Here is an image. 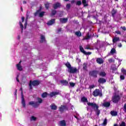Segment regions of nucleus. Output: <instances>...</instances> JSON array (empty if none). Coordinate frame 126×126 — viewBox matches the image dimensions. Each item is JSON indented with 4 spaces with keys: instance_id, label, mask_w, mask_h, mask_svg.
<instances>
[{
    "instance_id": "obj_1",
    "label": "nucleus",
    "mask_w": 126,
    "mask_h": 126,
    "mask_svg": "<svg viewBox=\"0 0 126 126\" xmlns=\"http://www.w3.org/2000/svg\"><path fill=\"white\" fill-rule=\"evenodd\" d=\"M88 106L89 107H91L94 110V112L96 116H98L100 115V113L101 111L99 109V105L96 104V103H93V102H88L87 103Z\"/></svg>"
},
{
    "instance_id": "obj_2",
    "label": "nucleus",
    "mask_w": 126,
    "mask_h": 126,
    "mask_svg": "<svg viewBox=\"0 0 126 126\" xmlns=\"http://www.w3.org/2000/svg\"><path fill=\"white\" fill-rule=\"evenodd\" d=\"M41 82L38 80H35L33 81H30L29 86L30 87V90H32L33 87L32 86H38L40 85Z\"/></svg>"
},
{
    "instance_id": "obj_3",
    "label": "nucleus",
    "mask_w": 126,
    "mask_h": 126,
    "mask_svg": "<svg viewBox=\"0 0 126 126\" xmlns=\"http://www.w3.org/2000/svg\"><path fill=\"white\" fill-rule=\"evenodd\" d=\"M42 6H40L39 7V8L38 10H36V12H35L34 13V16H37V15H38V14H39V17H43V16H44V15H45V12L44 11H42Z\"/></svg>"
},
{
    "instance_id": "obj_4",
    "label": "nucleus",
    "mask_w": 126,
    "mask_h": 126,
    "mask_svg": "<svg viewBox=\"0 0 126 126\" xmlns=\"http://www.w3.org/2000/svg\"><path fill=\"white\" fill-rule=\"evenodd\" d=\"M99 73V71L94 70L92 71H90L89 72V74L90 76H92V77H94V78H97L98 77V74Z\"/></svg>"
},
{
    "instance_id": "obj_5",
    "label": "nucleus",
    "mask_w": 126,
    "mask_h": 126,
    "mask_svg": "<svg viewBox=\"0 0 126 126\" xmlns=\"http://www.w3.org/2000/svg\"><path fill=\"white\" fill-rule=\"evenodd\" d=\"M93 95L94 97H97V96H99V97H102V96H103V94H102V92H100V90L96 89L93 92Z\"/></svg>"
},
{
    "instance_id": "obj_6",
    "label": "nucleus",
    "mask_w": 126,
    "mask_h": 126,
    "mask_svg": "<svg viewBox=\"0 0 126 126\" xmlns=\"http://www.w3.org/2000/svg\"><path fill=\"white\" fill-rule=\"evenodd\" d=\"M120 99H121V97H120V95H115L112 98L113 103H118V102H119Z\"/></svg>"
},
{
    "instance_id": "obj_7",
    "label": "nucleus",
    "mask_w": 126,
    "mask_h": 126,
    "mask_svg": "<svg viewBox=\"0 0 126 126\" xmlns=\"http://www.w3.org/2000/svg\"><path fill=\"white\" fill-rule=\"evenodd\" d=\"M107 80L103 77L99 78L98 80V83L99 85H101V84H105Z\"/></svg>"
},
{
    "instance_id": "obj_8",
    "label": "nucleus",
    "mask_w": 126,
    "mask_h": 126,
    "mask_svg": "<svg viewBox=\"0 0 126 126\" xmlns=\"http://www.w3.org/2000/svg\"><path fill=\"white\" fill-rule=\"evenodd\" d=\"M68 71L69 73H76L77 72V68L76 67L74 68L73 67H71L68 69Z\"/></svg>"
},
{
    "instance_id": "obj_9",
    "label": "nucleus",
    "mask_w": 126,
    "mask_h": 126,
    "mask_svg": "<svg viewBox=\"0 0 126 126\" xmlns=\"http://www.w3.org/2000/svg\"><path fill=\"white\" fill-rule=\"evenodd\" d=\"M61 7H62V4L59 2L53 4V8L54 9H58V8H61Z\"/></svg>"
},
{
    "instance_id": "obj_10",
    "label": "nucleus",
    "mask_w": 126,
    "mask_h": 126,
    "mask_svg": "<svg viewBox=\"0 0 126 126\" xmlns=\"http://www.w3.org/2000/svg\"><path fill=\"white\" fill-rule=\"evenodd\" d=\"M64 110H68V108L65 105H61V106L59 107V111L61 113H63Z\"/></svg>"
},
{
    "instance_id": "obj_11",
    "label": "nucleus",
    "mask_w": 126,
    "mask_h": 126,
    "mask_svg": "<svg viewBox=\"0 0 126 126\" xmlns=\"http://www.w3.org/2000/svg\"><path fill=\"white\" fill-rule=\"evenodd\" d=\"M29 105H30L31 106H32L34 108H37L38 107V106H39V104H38V102H34V101H30L29 103Z\"/></svg>"
},
{
    "instance_id": "obj_12",
    "label": "nucleus",
    "mask_w": 126,
    "mask_h": 126,
    "mask_svg": "<svg viewBox=\"0 0 126 126\" xmlns=\"http://www.w3.org/2000/svg\"><path fill=\"white\" fill-rule=\"evenodd\" d=\"M21 98H22V104L23 105V107H24V108H25V107H26V103H25V99L24 98V96L23 95H22Z\"/></svg>"
},
{
    "instance_id": "obj_13",
    "label": "nucleus",
    "mask_w": 126,
    "mask_h": 126,
    "mask_svg": "<svg viewBox=\"0 0 126 126\" xmlns=\"http://www.w3.org/2000/svg\"><path fill=\"white\" fill-rule=\"evenodd\" d=\"M96 63H99V64H102V63H104V61L102 58H97L96 59Z\"/></svg>"
},
{
    "instance_id": "obj_14",
    "label": "nucleus",
    "mask_w": 126,
    "mask_h": 126,
    "mask_svg": "<svg viewBox=\"0 0 126 126\" xmlns=\"http://www.w3.org/2000/svg\"><path fill=\"white\" fill-rule=\"evenodd\" d=\"M55 21H56V19H52L51 20L47 22V25H49V26L53 25V24H55Z\"/></svg>"
},
{
    "instance_id": "obj_15",
    "label": "nucleus",
    "mask_w": 126,
    "mask_h": 126,
    "mask_svg": "<svg viewBox=\"0 0 126 126\" xmlns=\"http://www.w3.org/2000/svg\"><path fill=\"white\" fill-rule=\"evenodd\" d=\"M59 94H60V93L59 92H51L48 95L50 96V97L52 98V97H54V96H56V95H59Z\"/></svg>"
},
{
    "instance_id": "obj_16",
    "label": "nucleus",
    "mask_w": 126,
    "mask_h": 126,
    "mask_svg": "<svg viewBox=\"0 0 126 126\" xmlns=\"http://www.w3.org/2000/svg\"><path fill=\"white\" fill-rule=\"evenodd\" d=\"M67 18H61L60 19V21L61 22V23H66L67 22Z\"/></svg>"
},
{
    "instance_id": "obj_17",
    "label": "nucleus",
    "mask_w": 126,
    "mask_h": 126,
    "mask_svg": "<svg viewBox=\"0 0 126 126\" xmlns=\"http://www.w3.org/2000/svg\"><path fill=\"white\" fill-rule=\"evenodd\" d=\"M103 106L105 107V108H109L111 106V102H103Z\"/></svg>"
},
{
    "instance_id": "obj_18",
    "label": "nucleus",
    "mask_w": 126,
    "mask_h": 126,
    "mask_svg": "<svg viewBox=\"0 0 126 126\" xmlns=\"http://www.w3.org/2000/svg\"><path fill=\"white\" fill-rule=\"evenodd\" d=\"M46 41V38H45V36L43 34H41L40 35V43H44Z\"/></svg>"
},
{
    "instance_id": "obj_19",
    "label": "nucleus",
    "mask_w": 126,
    "mask_h": 126,
    "mask_svg": "<svg viewBox=\"0 0 126 126\" xmlns=\"http://www.w3.org/2000/svg\"><path fill=\"white\" fill-rule=\"evenodd\" d=\"M50 108L51 110H53L54 111H55L57 110V109H58V106H57V105H56L55 104H52L50 105Z\"/></svg>"
},
{
    "instance_id": "obj_20",
    "label": "nucleus",
    "mask_w": 126,
    "mask_h": 126,
    "mask_svg": "<svg viewBox=\"0 0 126 126\" xmlns=\"http://www.w3.org/2000/svg\"><path fill=\"white\" fill-rule=\"evenodd\" d=\"M61 83L63 84L65 86H67V85H68V82L66 80H61Z\"/></svg>"
},
{
    "instance_id": "obj_21",
    "label": "nucleus",
    "mask_w": 126,
    "mask_h": 126,
    "mask_svg": "<svg viewBox=\"0 0 126 126\" xmlns=\"http://www.w3.org/2000/svg\"><path fill=\"white\" fill-rule=\"evenodd\" d=\"M99 76H101L102 77H105V76L107 75V74L105 71H101L100 73H99Z\"/></svg>"
},
{
    "instance_id": "obj_22",
    "label": "nucleus",
    "mask_w": 126,
    "mask_h": 126,
    "mask_svg": "<svg viewBox=\"0 0 126 126\" xmlns=\"http://www.w3.org/2000/svg\"><path fill=\"white\" fill-rule=\"evenodd\" d=\"M110 114L113 117L118 116V112L117 111H111Z\"/></svg>"
},
{
    "instance_id": "obj_23",
    "label": "nucleus",
    "mask_w": 126,
    "mask_h": 126,
    "mask_svg": "<svg viewBox=\"0 0 126 126\" xmlns=\"http://www.w3.org/2000/svg\"><path fill=\"white\" fill-rule=\"evenodd\" d=\"M66 126V123H65V120H62L60 121V126Z\"/></svg>"
},
{
    "instance_id": "obj_24",
    "label": "nucleus",
    "mask_w": 126,
    "mask_h": 126,
    "mask_svg": "<svg viewBox=\"0 0 126 126\" xmlns=\"http://www.w3.org/2000/svg\"><path fill=\"white\" fill-rule=\"evenodd\" d=\"M17 68L18 70H19L20 71H22L23 70V68H22V66H21V65L17 64L16 65Z\"/></svg>"
},
{
    "instance_id": "obj_25",
    "label": "nucleus",
    "mask_w": 126,
    "mask_h": 126,
    "mask_svg": "<svg viewBox=\"0 0 126 126\" xmlns=\"http://www.w3.org/2000/svg\"><path fill=\"white\" fill-rule=\"evenodd\" d=\"M118 41H120V37H115L112 39V42L114 43H116Z\"/></svg>"
},
{
    "instance_id": "obj_26",
    "label": "nucleus",
    "mask_w": 126,
    "mask_h": 126,
    "mask_svg": "<svg viewBox=\"0 0 126 126\" xmlns=\"http://www.w3.org/2000/svg\"><path fill=\"white\" fill-rule=\"evenodd\" d=\"M81 101L83 102L84 103H87L88 102V100L87 99V98L85 97V96H83L81 98Z\"/></svg>"
},
{
    "instance_id": "obj_27",
    "label": "nucleus",
    "mask_w": 126,
    "mask_h": 126,
    "mask_svg": "<svg viewBox=\"0 0 126 126\" xmlns=\"http://www.w3.org/2000/svg\"><path fill=\"white\" fill-rule=\"evenodd\" d=\"M75 35L77 37H81V32L80 31L76 32L75 33Z\"/></svg>"
},
{
    "instance_id": "obj_28",
    "label": "nucleus",
    "mask_w": 126,
    "mask_h": 126,
    "mask_svg": "<svg viewBox=\"0 0 126 126\" xmlns=\"http://www.w3.org/2000/svg\"><path fill=\"white\" fill-rule=\"evenodd\" d=\"M82 2L84 5V6H88V3H87V2L86 1V0H83L82 1Z\"/></svg>"
},
{
    "instance_id": "obj_29",
    "label": "nucleus",
    "mask_w": 126,
    "mask_h": 126,
    "mask_svg": "<svg viewBox=\"0 0 126 126\" xmlns=\"http://www.w3.org/2000/svg\"><path fill=\"white\" fill-rule=\"evenodd\" d=\"M80 51L81 53H83V54H85V52L86 51H84V48L81 46H80Z\"/></svg>"
},
{
    "instance_id": "obj_30",
    "label": "nucleus",
    "mask_w": 126,
    "mask_h": 126,
    "mask_svg": "<svg viewBox=\"0 0 126 126\" xmlns=\"http://www.w3.org/2000/svg\"><path fill=\"white\" fill-rule=\"evenodd\" d=\"M19 24H20V27L21 29V32L22 33V32H23V28H24V27H23V24H22V23H21V21L19 22Z\"/></svg>"
},
{
    "instance_id": "obj_31",
    "label": "nucleus",
    "mask_w": 126,
    "mask_h": 126,
    "mask_svg": "<svg viewBox=\"0 0 126 126\" xmlns=\"http://www.w3.org/2000/svg\"><path fill=\"white\" fill-rule=\"evenodd\" d=\"M91 38V35H89V32H88L86 35L85 39L86 40H89Z\"/></svg>"
},
{
    "instance_id": "obj_32",
    "label": "nucleus",
    "mask_w": 126,
    "mask_h": 126,
    "mask_svg": "<svg viewBox=\"0 0 126 126\" xmlns=\"http://www.w3.org/2000/svg\"><path fill=\"white\" fill-rule=\"evenodd\" d=\"M107 118H105L103 121V123H102V124H101V126H107Z\"/></svg>"
},
{
    "instance_id": "obj_33",
    "label": "nucleus",
    "mask_w": 126,
    "mask_h": 126,
    "mask_svg": "<svg viewBox=\"0 0 126 126\" xmlns=\"http://www.w3.org/2000/svg\"><path fill=\"white\" fill-rule=\"evenodd\" d=\"M65 65L68 68V69H69L71 67V65L68 62H67V63H66L65 64Z\"/></svg>"
},
{
    "instance_id": "obj_34",
    "label": "nucleus",
    "mask_w": 126,
    "mask_h": 126,
    "mask_svg": "<svg viewBox=\"0 0 126 126\" xmlns=\"http://www.w3.org/2000/svg\"><path fill=\"white\" fill-rule=\"evenodd\" d=\"M42 98H46L48 96V93L47 92L43 93L41 95Z\"/></svg>"
},
{
    "instance_id": "obj_35",
    "label": "nucleus",
    "mask_w": 126,
    "mask_h": 126,
    "mask_svg": "<svg viewBox=\"0 0 126 126\" xmlns=\"http://www.w3.org/2000/svg\"><path fill=\"white\" fill-rule=\"evenodd\" d=\"M121 72H122L123 75H126V70L125 68H122L121 69Z\"/></svg>"
},
{
    "instance_id": "obj_36",
    "label": "nucleus",
    "mask_w": 126,
    "mask_h": 126,
    "mask_svg": "<svg viewBox=\"0 0 126 126\" xmlns=\"http://www.w3.org/2000/svg\"><path fill=\"white\" fill-rule=\"evenodd\" d=\"M116 13H117V10L115 9H113L112 10V16H114V15H115V14H116Z\"/></svg>"
},
{
    "instance_id": "obj_37",
    "label": "nucleus",
    "mask_w": 126,
    "mask_h": 126,
    "mask_svg": "<svg viewBox=\"0 0 126 126\" xmlns=\"http://www.w3.org/2000/svg\"><path fill=\"white\" fill-rule=\"evenodd\" d=\"M116 53V49L115 48H112L111 51H110V53L112 54V55H114Z\"/></svg>"
},
{
    "instance_id": "obj_38",
    "label": "nucleus",
    "mask_w": 126,
    "mask_h": 126,
    "mask_svg": "<svg viewBox=\"0 0 126 126\" xmlns=\"http://www.w3.org/2000/svg\"><path fill=\"white\" fill-rule=\"evenodd\" d=\"M82 4V2H81V0H78L76 2V5H81Z\"/></svg>"
},
{
    "instance_id": "obj_39",
    "label": "nucleus",
    "mask_w": 126,
    "mask_h": 126,
    "mask_svg": "<svg viewBox=\"0 0 126 126\" xmlns=\"http://www.w3.org/2000/svg\"><path fill=\"white\" fill-rule=\"evenodd\" d=\"M83 69L84 70H87V64L86 63L83 64Z\"/></svg>"
},
{
    "instance_id": "obj_40",
    "label": "nucleus",
    "mask_w": 126,
    "mask_h": 126,
    "mask_svg": "<svg viewBox=\"0 0 126 126\" xmlns=\"http://www.w3.org/2000/svg\"><path fill=\"white\" fill-rule=\"evenodd\" d=\"M56 13H57V10H53L52 11L51 14L52 16H54V15H56Z\"/></svg>"
},
{
    "instance_id": "obj_41",
    "label": "nucleus",
    "mask_w": 126,
    "mask_h": 126,
    "mask_svg": "<svg viewBox=\"0 0 126 126\" xmlns=\"http://www.w3.org/2000/svg\"><path fill=\"white\" fill-rule=\"evenodd\" d=\"M30 13V12H27L26 17V20L27 21H28V18H29Z\"/></svg>"
},
{
    "instance_id": "obj_42",
    "label": "nucleus",
    "mask_w": 126,
    "mask_h": 126,
    "mask_svg": "<svg viewBox=\"0 0 126 126\" xmlns=\"http://www.w3.org/2000/svg\"><path fill=\"white\" fill-rule=\"evenodd\" d=\"M45 6L46 9H49V7H50V3H49L48 2L46 3V4H45Z\"/></svg>"
},
{
    "instance_id": "obj_43",
    "label": "nucleus",
    "mask_w": 126,
    "mask_h": 126,
    "mask_svg": "<svg viewBox=\"0 0 126 126\" xmlns=\"http://www.w3.org/2000/svg\"><path fill=\"white\" fill-rule=\"evenodd\" d=\"M126 77H125V75H120V80H125Z\"/></svg>"
},
{
    "instance_id": "obj_44",
    "label": "nucleus",
    "mask_w": 126,
    "mask_h": 126,
    "mask_svg": "<svg viewBox=\"0 0 126 126\" xmlns=\"http://www.w3.org/2000/svg\"><path fill=\"white\" fill-rule=\"evenodd\" d=\"M37 100H38V103H39V104H41V103H42V102H43V99H42V98H38Z\"/></svg>"
},
{
    "instance_id": "obj_45",
    "label": "nucleus",
    "mask_w": 126,
    "mask_h": 126,
    "mask_svg": "<svg viewBox=\"0 0 126 126\" xmlns=\"http://www.w3.org/2000/svg\"><path fill=\"white\" fill-rule=\"evenodd\" d=\"M66 7L68 10L70 9V4H67L66 5Z\"/></svg>"
},
{
    "instance_id": "obj_46",
    "label": "nucleus",
    "mask_w": 126,
    "mask_h": 126,
    "mask_svg": "<svg viewBox=\"0 0 126 126\" xmlns=\"http://www.w3.org/2000/svg\"><path fill=\"white\" fill-rule=\"evenodd\" d=\"M69 84H70V86H71V87H74V86H75V83H74L70 82Z\"/></svg>"
},
{
    "instance_id": "obj_47",
    "label": "nucleus",
    "mask_w": 126,
    "mask_h": 126,
    "mask_svg": "<svg viewBox=\"0 0 126 126\" xmlns=\"http://www.w3.org/2000/svg\"><path fill=\"white\" fill-rule=\"evenodd\" d=\"M37 118H36V117H35L34 116H32L31 118V121H36Z\"/></svg>"
},
{
    "instance_id": "obj_48",
    "label": "nucleus",
    "mask_w": 126,
    "mask_h": 126,
    "mask_svg": "<svg viewBox=\"0 0 126 126\" xmlns=\"http://www.w3.org/2000/svg\"><path fill=\"white\" fill-rule=\"evenodd\" d=\"M120 126H126V122H122L120 124Z\"/></svg>"
},
{
    "instance_id": "obj_49",
    "label": "nucleus",
    "mask_w": 126,
    "mask_h": 126,
    "mask_svg": "<svg viewBox=\"0 0 126 126\" xmlns=\"http://www.w3.org/2000/svg\"><path fill=\"white\" fill-rule=\"evenodd\" d=\"M115 33L116 34H118V35H122V32H120V31H117L115 32Z\"/></svg>"
},
{
    "instance_id": "obj_50",
    "label": "nucleus",
    "mask_w": 126,
    "mask_h": 126,
    "mask_svg": "<svg viewBox=\"0 0 126 126\" xmlns=\"http://www.w3.org/2000/svg\"><path fill=\"white\" fill-rule=\"evenodd\" d=\"M95 85H92L89 86L90 89H93V88H94Z\"/></svg>"
},
{
    "instance_id": "obj_51",
    "label": "nucleus",
    "mask_w": 126,
    "mask_h": 126,
    "mask_svg": "<svg viewBox=\"0 0 126 126\" xmlns=\"http://www.w3.org/2000/svg\"><path fill=\"white\" fill-rule=\"evenodd\" d=\"M121 29L123 30V31H126V28L125 26L124 27H121Z\"/></svg>"
},
{
    "instance_id": "obj_52",
    "label": "nucleus",
    "mask_w": 126,
    "mask_h": 126,
    "mask_svg": "<svg viewBox=\"0 0 126 126\" xmlns=\"http://www.w3.org/2000/svg\"><path fill=\"white\" fill-rule=\"evenodd\" d=\"M27 21L26 20V22L24 24V26H25V29H26V28H27Z\"/></svg>"
},
{
    "instance_id": "obj_53",
    "label": "nucleus",
    "mask_w": 126,
    "mask_h": 126,
    "mask_svg": "<svg viewBox=\"0 0 126 126\" xmlns=\"http://www.w3.org/2000/svg\"><path fill=\"white\" fill-rule=\"evenodd\" d=\"M91 54H92V52H86V51L84 55H91Z\"/></svg>"
},
{
    "instance_id": "obj_54",
    "label": "nucleus",
    "mask_w": 126,
    "mask_h": 126,
    "mask_svg": "<svg viewBox=\"0 0 126 126\" xmlns=\"http://www.w3.org/2000/svg\"><path fill=\"white\" fill-rule=\"evenodd\" d=\"M118 47H119V48H122V47H123V44H122V43H119L118 45Z\"/></svg>"
},
{
    "instance_id": "obj_55",
    "label": "nucleus",
    "mask_w": 126,
    "mask_h": 126,
    "mask_svg": "<svg viewBox=\"0 0 126 126\" xmlns=\"http://www.w3.org/2000/svg\"><path fill=\"white\" fill-rule=\"evenodd\" d=\"M20 91H21V96H22V95H23V90L22 89V88L20 89Z\"/></svg>"
},
{
    "instance_id": "obj_56",
    "label": "nucleus",
    "mask_w": 126,
    "mask_h": 126,
    "mask_svg": "<svg viewBox=\"0 0 126 126\" xmlns=\"http://www.w3.org/2000/svg\"><path fill=\"white\" fill-rule=\"evenodd\" d=\"M19 77V76L17 75L16 78V80L18 82H19V79L18 78Z\"/></svg>"
},
{
    "instance_id": "obj_57",
    "label": "nucleus",
    "mask_w": 126,
    "mask_h": 126,
    "mask_svg": "<svg viewBox=\"0 0 126 126\" xmlns=\"http://www.w3.org/2000/svg\"><path fill=\"white\" fill-rule=\"evenodd\" d=\"M108 62H109V63H113V59L110 58V59L108 60Z\"/></svg>"
},
{
    "instance_id": "obj_58",
    "label": "nucleus",
    "mask_w": 126,
    "mask_h": 126,
    "mask_svg": "<svg viewBox=\"0 0 126 126\" xmlns=\"http://www.w3.org/2000/svg\"><path fill=\"white\" fill-rule=\"evenodd\" d=\"M71 4H73V3H74L75 2V0H72L70 1Z\"/></svg>"
},
{
    "instance_id": "obj_59",
    "label": "nucleus",
    "mask_w": 126,
    "mask_h": 126,
    "mask_svg": "<svg viewBox=\"0 0 126 126\" xmlns=\"http://www.w3.org/2000/svg\"><path fill=\"white\" fill-rule=\"evenodd\" d=\"M25 19V17H22V22H24V20Z\"/></svg>"
},
{
    "instance_id": "obj_60",
    "label": "nucleus",
    "mask_w": 126,
    "mask_h": 126,
    "mask_svg": "<svg viewBox=\"0 0 126 126\" xmlns=\"http://www.w3.org/2000/svg\"><path fill=\"white\" fill-rule=\"evenodd\" d=\"M85 49H86L87 50H91V48L88 47V46H87Z\"/></svg>"
},
{
    "instance_id": "obj_61",
    "label": "nucleus",
    "mask_w": 126,
    "mask_h": 126,
    "mask_svg": "<svg viewBox=\"0 0 126 126\" xmlns=\"http://www.w3.org/2000/svg\"><path fill=\"white\" fill-rule=\"evenodd\" d=\"M58 32H62V28H59L58 30Z\"/></svg>"
},
{
    "instance_id": "obj_62",
    "label": "nucleus",
    "mask_w": 126,
    "mask_h": 126,
    "mask_svg": "<svg viewBox=\"0 0 126 126\" xmlns=\"http://www.w3.org/2000/svg\"><path fill=\"white\" fill-rule=\"evenodd\" d=\"M17 90H16L15 92V94H14L15 96H17Z\"/></svg>"
},
{
    "instance_id": "obj_63",
    "label": "nucleus",
    "mask_w": 126,
    "mask_h": 126,
    "mask_svg": "<svg viewBox=\"0 0 126 126\" xmlns=\"http://www.w3.org/2000/svg\"><path fill=\"white\" fill-rule=\"evenodd\" d=\"M23 4H26L27 3V2H26V1L25 0H24L23 1Z\"/></svg>"
},
{
    "instance_id": "obj_64",
    "label": "nucleus",
    "mask_w": 126,
    "mask_h": 126,
    "mask_svg": "<svg viewBox=\"0 0 126 126\" xmlns=\"http://www.w3.org/2000/svg\"><path fill=\"white\" fill-rule=\"evenodd\" d=\"M118 124H114V126H118Z\"/></svg>"
}]
</instances>
